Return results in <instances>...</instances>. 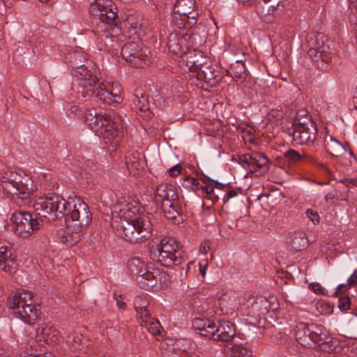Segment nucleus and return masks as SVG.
<instances>
[{"mask_svg":"<svg viewBox=\"0 0 357 357\" xmlns=\"http://www.w3.org/2000/svg\"><path fill=\"white\" fill-rule=\"evenodd\" d=\"M112 226L117 235L133 243L149 238L153 232L151 216L139 214L133 202H117L112 209Z\"/></svg>","mask_w":357,"mask_h":357,"instance_id":"f257e3e1","label":"nucleus"},{"mask_svg":"<svg viewBox=\"0 0 357 357\" xmlns=\"http://www.w3.org/2000/svg\"><path fill=\"white\" fill-rule=\"evenodd\" d=\"M68 65L74 70L77 85L81 88L77 93L83 98L96 96L108 105L118 104L122 100L119 93L107 89L103 82H100L94 74L95 69H89L91 62L86 60V54L80 50L70 52L66 57Z\"/></svg>","mask_w":357,"mask_h":357,"instance_id":"f03ea898","label":"nucleus"},{"mask_svg":"<svg viewBox=\"0 0 357 357\" xmlns=\"http://www.w3.org/2000/svg\"><path fill=\"white\" fill-rule=\"evenodd\" d=\"M84 119L96 135L103 138L106 144L114 149L120 146L124 131L119 117H112L105 112H98L96 109L91 108L86 110Z\"/></svg>","mask_w":357,"mask_h":357,"instance_id":"7ed1b4c3","label":"nucleus"},{"mask_svg":"<svg viewBox=\"0 0 357 357\" xmlns=\"http://www.w3.org/2000/svg\"><path fill=\"white\" fill-rule=\"evenodd\" d=\"M0 179L3 192L10 197L14 203L20 206L31 204L34 185L28 176L8 171L4 172Z\"/></svg>","mask_w":357,"mask_h":357,"instance_id":"20e7f679","label":"nucleus"},{"mask_svg":"<svg viewBox=\"0 0 357 357\" xmlns=\"http://www.w3.org/2000/svg\"><path fill=\"white\" fill-rule=\"evenodd\" d=\"M307 43V55L317 67L323 71L328 70L337 59L334 42L324 33H317L309 35Z\"/></svg>","mask_w":357,"mask_h":357,"instance_id":"39448f33","label":"nucleus"},{"mask_svg":"<svg viewBox=\"0 0 357 357\" xmlns=\"http://www.w3.org/2000/svg\"><path fill=\"white\" fill-rule=\"evenodd\" d=\"M8 305L15 317L25 324H33L38 317L34 294L29 291H17L8 298Z\"/></svg>","mask_w":357,"mask_h":357,"instance_id":"423d86ee","label":"nucleus"},{"mask_svg":"<svg viewBox=\"0 0 357 357\" xmlns=\"http://www.w3.org/2000/svg\"><path fill=\"white\" fill-rule=\"evenodd\" d=\"M67 206L70 203L57 194L50 193L45 197H38L33 204L36 215L43 222L54 221L63 218Z\"/></svg>","mask_w":357,"mask_h":357,"instance_id":"0eeeda50","label":"nucleus"},{"mask_svg":"<svg viewBox=\"0 0 357 357\" xmlns=\"http://www.w3.org/2000/svg\"><path fill=\"white\" fill-rule=\"evenodd\" d=\"M90 13L98 20L100 24L98 25L101 28L104 25L107 27L104 29V33L100 36V40H109V35L105 31L109 27L115 24L117 20V7L111 0H96L90 6Z\"/></svg>","mask_w":357,"mask_h":357,"instance_id":"6e6552de","label":"nucleus"},{"mask_svg":"<svg viewBox=\"0 0 357 357\" xmlns=\"http://www.w3.org/2000/svg\"><path fill=\"white\" fill-rule=\"evenodd\" d=\"M326 337V330L316 324L299 323L295 329L296 341L303 347L308 349L317 347L319 342Z\"/></svg>","mask_w":357,"mask_h":357,"instance_id":"1a4fd4ad","label":"nucleus"},{"mask_svg":"<svg viewBox=\"0 0 357 357\" xmlns=\"http://www.w3.org/2000/svg\"><path fill=\"white\" fill-rule=\"evenodd\" d=\"M13 222L15 234L22 238H29L34 231L41 227V220L38 217L33 218L29 212L16 211L10 219Z\"/></svg>","mask_w":357,"mask_h":357,"instance_id":"9d476101","label":"nucleus"},{"mask_svg":"<svg viewBox=\"0 0 357 357\" xmlns=\"http://www.w3.org/2000/svg\"><path fill=\"white\" fill-rule=\"evenodd\" d=\"M149 54L148 49L142 47L139 42L127 43L121 48L123 58L136 68H143L150 63Z\"/></svg>","mask_w":357,"mask_h":357,"instance_id":"9b49d317","label":"nucleus"},{"mask_svg":"<svg viewBox=\"0 0 357 357\" xmlns=\"http://www.w3.org/2000/svg\"><path fill=\"white\" fill-rule=\"evenodd\" d=\"M63 217L65 222L70 223L72 220L75 225L84 229L91 222L92 215L88 205L79 199H77L73 205V209L71 210L70 205L67 206V211H65Z\"/></svg>","mask_w":357,"mask_h":357,"instance_id":"f8f14e48","label":"nucleus"},{"mask_svg":"<svg viewBox=\"0 0 357 357\" xmlns=\"http://www.w3.org/2000/svg\"><path fill=\"white\" fill-rule=\"evenodd\" d=\"M139 285L145 290L155 287L158 284L161 285L166 280L165 273L155 267L154 264L146 265V268L139 278H137Z\"/></svg>","mask_w":357,"mask_h":357,"instance_id":"ddd939ff","label":"nucleus"},{"mask_svg":"<svg viewBox=\"0 0 357 357\" xmlns=\"http://www.w3.org/2000/svg\"><path fill=\"white\" fill-rule=\"evenodd\" d=\"M306 124L307 127H292L288 130L293 141L300 145L313 144L317 137V127H312L311 123Z\"/></svg>","mask_w":357,"mask_h":357,"instance_id":"4468645a","label":"nucleus"},{"mask_svg":"<svg viewBox=\"0 0 357 357\" xmlns=\"http://www.w3.org/2000/svg\"><path fill=\"white\" fill-rule=\"evenodd\" d=\"M17 268L16 255L13 252L11 245L8 242L0 241V269L13 274Z\"/></svg>","mask_w":357,"mask_h":357,"instance_id":"2eb2a0df","label":"nucleus"},{"mask_svg":"<svg viewBox=\"0 0 357 357\" xmlns=\"http://www.w3.org/2000/svg\"><path fill=\"white\" fill-rule=\"evenodd\" d=\"M192 35L188 33L172 31L167 37L166 44L169 52L174 54H181L184 47H189Z\"/></svg>","mask_w":357,"mask_h":357,"instance_id":"dca6fc26","label":"nucleus"},{"mask_svg":"<svg viewBox=\"0 0 357 357\" xmlns=\"http://www.w3.org/2000/svg\"><path fill=\"white\" fill-rule=\"evenodd\" d=\"M212 333V340L229 342L232 340L236 334V326L231 321L219 320L217 323L215 322Z\"/></svg>","mask_w":357,"mask_h":357,"instance_id":"f3484780","label":"nucleus"},{"mask_svg":"<svg viewBox=\"0 0 357 357\" xmlns=\"http://www.w3.org/2000/svg\"><path fill=\"white\" fill-rule=\"evenodd\" d=\"M157 261L165 267L178 266L185 261L183 250L177 251H153Z\"/></svg>","mask_w":357,"mask_h":357,"instance_id":"a211bd4d","label":"nucleus"},{"mask_svg":"<svg viewBox=\"0 0 357 357\" xmlns=\"http://www.w3.org/2000/svg\"><path fill=\"white\" fill-rule=\"evenodd\" d=\"M66 222V229L61 235V241L67 246H73L79 242L83 235V229L75 225L73 222Z\"/></svg>","mask_w":357,"mask_h":357,"instance_id":"6ab92c4d","label":"nucleus"},{"mask_svg":"<svg viewBox=\"0 0 357 357\" xmlns=\"http://www.w3.org/2000/svg\"><path fill=\"white\" fill-rule=\"evenodd\" d=\"M247 305L248 308L247 315L254 318H260L261 315H264L271 310L268 301L263 297L252 298V301H248ZM274 310L272 309V310Z\"/></svg>","mask_w":357,"mask_h":357,"instance_id":"aec40b11","label":"nucleus"},{"mask_svg":"<svg viewBox=\"0 0 357 357\" xmlns=\"http://www.w3.org/2000/svg\"><path fill=\"white\" fill-rule=\"evenodd\" d=\"M183 60H185L186 66L189 70L194 72L207 61V57L200 50L195 49L188 50V52L183 56Z\"/></svg>","mask_w":357,"mask_h":357,"instance_id":"412c9836","label":"nucleus"},{"mask_svg":"<svg viewBox=\"0 0 357 357\" xmlns=\"http://www.w3.org/2000/svg\"><path fill=\"white\" fill-rule=\"evenodd\" d=\"M227 74L231 76L237 84L243 83L248 77L245 63L240 60L236 61L231 64L229 69L227 70Z\"/></svg>","mask_w":357,"mask_h":357,"instance_id":"4be33fe9","label":"nucleus"},{"mask_svg":"<svg viewBox=\"0 0 357 357\" xmlns=\"http://www.w3.org/2000/svg\"><path fill=\"white\" fill-rule=\"evenodd\" d=\"M133 305L137 313V319L147 318L150 315L151 310L149 309V297L146 294L137 296L134 301Z\"/></svg>","mask_w":357,"mask_h":357,"instance_id":"5701e85b","label":"nucleus"},{"mask_svg":"<svg viewBox=\"0 0 357 357\" xmlns=\"http://www.w3.org/2000/svg\"><path fill=\"white\" fill-rule=\"evenodd\" d=\"M192 324L193 328L198 331L200 335L211 340L215 321L208 319L195 318Z\"/></svg>","mask_w":357,"mask_h":357,"instance_id":"b1692460","label":"nucleus"},{"mask_svg":"<svg viewBox=\"0 0 357 357\" xmlns=\"http://www.w3.org/2000/svg\"><path fill=\"white\" fill-rule=\"evenodd\" d=\"M155 195L161 199V204L164 202H174L178 198L176 188L167 183H161L157 186Z\"/></svg>","mask_w":357,"mask_h":357,"instance_id":"393cba45","label":"nucleus"},{"mask_svg":"<svg viewBox=\"0 0 357 357\" xmlns=\"http://www.w3.org/2000/svg\"><path fill=\"white\" fill-rule=\"evenodd\" d=\"M324 340L319 342L317 347L325 353H340L343 350V345L337 338H333L328 335V333L326 331V337Z\"/></svg>","mask_w":357,"mask_h":357,"instance_id":"a878e982","label":"nucleus"},{"mask_svg":"<svg viewBox=\"0 0 357 357\" xmlns=\"http://www.w3.org/2000/svg\"><path fill=\"white\" fill-rule=\"evenodd\" d=\"M142 327L145 328L151 335L162 336L164 330L158 320L151 315H148L147 318H142L137 320Z\"/></svg>","mask_w":357,"mask_h":357,"instance_id":"bb28decb","label":"nucleus"},{"mask_svg":"<svg viewBox=\"0 0 357 357\" xmlns=\"http://www.w3.org/2000/svg\"><path fill=\"white\" fill-rule=\"evenodd\" d=\"M197 22V19L195 15H181L174 10L171 23L178 29H189L195 26Z\"/></svg>","mask_w":357,"mask_h":357,"instance_id":"cd10ccee","label":"nucleus"},{"mask_svg":"<svg viewBox=\"0 0 357 357\" xmlns=\"http://www.w3.org/2000/svg\"><path fill=\"white\" fill-rule=\"evenodd\" d=\"M82 340V335L75 331H71L66 337V344L70 349L75 351L80 350L86 353L89 352V345H86L85 347Z\"/></svg>","mask_w":357,"mask_h":357,"instance_id":"c85d7f7f","label":"nucleus"},{"mask_svg":"<svg viewBox=\"0 0 357 357\" xmlns=\"http://www.w3.org/2000/svg\"><path fill=\"white\" fill-rule=\"evenodd\" d=\"M289 244L295 251L305 250L309 245L306 234L301 231H294L289 237Z\"/></svg>","mask_w":357,"mask_h":357,"instance_id":"c756f323","label":"nucleus"},{"mask_svg":"<svg viewBox=\"0 0 357 357\" xmlns=\"http://www.w3.org/2000/svg\"><path fill=\"white\" fill-rule=\"evenodd\" d=\"M132 102L135 107L141 112H146L151 109L148 95L142 89H135L132 97Z\"/></svg>","mask_w":357,"mask_h":357,"instance_id":"7c9ffc66","label":"nucleus"},{"mask_svg":"<svg viewBox=\"0 0 357 357\" xmlns=\"http://www.w3.org/2000/svg\"><path fill=\"white\" fill-rule=\"evenodd\" d=\"M257 12L261 17L266 15H277L280 13L283 9V6L277 7L276 3L270 1V0H263V3L259 2L257 6Z\"/></svg>","mask_w":357,"mask_h":357,"instance_id":"2f4dec72","label":"nucleus"},{"mask_svg":"<svg viewBox=\"0 0 357 357\" xmlns=\"http://www.w3.org/2000/svg\"><path fill=\"white\" fill-rule=\"evenodd\" d=\"M195 0H177L174 4V10L187 15H195V18L197 19L199 13L195 10Z\"/></svg>","mask_w":357,"mask_h":357,"instance_id":"473e14b6","label":"nucleus"},{"mask_svg":"<svg viewBox=\"0 0 357 357\" xmlns=\"http://www.w3.org/2000/svg\"><path fill=\"white\" fill-rule=\"evenodd\" d=\"M40 335L43 341L51 345L57 344L60 340V333L53 326L45 325L42 327Z\"/></svg>","mask_w":357,"mask_h":357,"instance_id":"72a5a7b5","label":"nucleus"},{"mask_svg":"<svg viewBox=\"0 0 357 357\" xmlns=\"http://www.w3.org/2000/svg\"><path fill=\"white\" fill-rule=\"evenodd\" d=\"M268 169L269 163L268 158L261 153H252L251 172L260 171L261 174H265Z\"/></svg>","mask_w":357,"mask_h":357,"instance_id":"f704fd0d","label":"nucleus"},{"mask_svg":"<svg viewBox=\"0 0 357 357\" xmlns=\"http://www.w3.org/2000/svg\"><path fill=\"white\" fill-rule=\"evenodd\" d=\"M222 78V73L214 66L210 70L202 73V76L199 79L204 81L208 86H215Z\"/></svg>","mask_w":357,"mask_h":357,"instance_id":"c9c22d12","label":"nucleus"},{"mask_svg":"<svg viewBox=\"0 0 357 357\" xmlns=\"http://www.w3.org/2000/svg\"><path fill=\"white\" fill-rule=\"evenodd\" d=\"M284 156L290 162H297L301 160H305L307 162L314 163L316 161L314 157L306 153L305 151H303V153H301L294 149H289L284 152Z\"/></svg>","mask_w":357,"mask_h":357,"instance_id":"e433bc0d","label":"nucleus"},{"mask_svg":"<svg viewBox=\"0 0 357 357\" xmlns=\"http://www.w3.org/2000/svg\"><path fill=\"white\" fill-rule=\"evenodd\" d=\"M183 250L175 239L165 237L160 240L153 251H177Z\"/></svg>","mask_w":357,"mask_h":357,"instance_id":"4c0bfd02","label":"nucleus"},{"mask_svg":"<svg viewBox=\"0 0 357 357\" xmlns=\"http://www.w3.org/2000/svg\"><path fill=\"white\" fill-rule=\"evenodd\" d=\"M146 265L144 261L137 257L130 259L128 262V268L130 272L132 275H137V278L144 271Z\"/></svg>","mask_w":357,"mask_h":357,"instance_id":"58836bf2","label":"nucleus"},{"mask_svg":"<svg viewBox=\"0 0 357 357\" xmlns=\"http://www.w3.org/2000/svg\"><path fill=\"white\" fill-rule=\"evenodd\" d=\"M176 200H174V202H164L161 204V208L165 214V216L172 220H176L177 216L178 215V211L176 208L175 204Z\"/></svg>","mask_w":357,"mask_h":357,"instance_id":"ea45409f","label":"nucleus"},{"mask_svg":"<svg viewBox=\"0 0 357 357\" xmlns=\"http://www.w3.org/2000/svg\"><path fill=\"white\" fill-rule=\"evenodd\" d=\"M139 153L135 151L126 157V163L128 169L130 172L139 170L140 168H142V163L139 159Z\"/></svg>","mask_w":357,"mask_h":357,"instance_id":"a19ab883","label":"nucleus"},{"mask_svg":"<svg viewBox=\"0 0 357 357\" xmlns=\"http://www.w3.org/2000/svg\"><path fill=\"white\" fill-rule=\"evenodd\" d=\"M228 357H252V352L241 344H236L231 348Z\"/></svg>","mask_w":357,"mask_h":357,"instance_id":"79ce46f5","label":"nucleus"},{"mask_svg":"<svg viewBox=\"0 0 357 357\" xmlns=\"http://www.w3.org/2000/svg\"><path fill=\"white\" fill-rule=\"evenodd\" d=\"M325 142L327 151L333 155L338 153L343 149L342 144L331 135L329 136V141L326 139Z\"/></svg>","mask_w":357,"mask_h":357,"instance_id":"37998d69","label":"nucleus"},{"mask_svg":"<svg viewBox=\"0 0 357 357\" xmlns=\"http://www.w3.org/2000/svg\"><path fill=\"white\" fill-rule=\"evenodd\" d=\"M182 185L184 188H188L194 192H197L200 188V184L198 180L191 176H185Z\"/></svg>","mask_w":357,"mask_h":357,"instance_id":"c03bdc74","label":"nucleus"},{"mask_svg":"<svg viewBox=\"0 0 357 357\" xmlns=\"http://www.w3.org/2000/svg\"><path fill=\"white\" fill-rule=\"evenodd\" d=\"M312 125V127H317L315 123L312 120L310 117H303V118H295L293 121L292 127H307V123Z\"/></svg>","mask_w":357,"mask_h":357,"instance_id":"a18cd8bd","label":"nucleus"},{"mask_svg":"<svg viewBox=\"0 0 357 357\" xmlns=\"http://www.w3.org/2000/svg\"><path fill=\"white\" fill-rule=\"evenodd\" d=\"M350 306L351 298L348 296H344L339 298L338 307L341 311H347L350 308Z\"/></svg>","mask_w":357,"mask_h":357,"instance_id":"49530a36","label":"nucleus"},{"mask_svg":"<svg viewBox=\"0 0 357 357\" xmlns=\"http://www.w3.org/2000/svg\"><path fill=\"white\" fill-rule=\"evenodd\" d=\"M213 66L211 64V61L208 58H207V61L204 62V63L200 66L197 70H195L193 73H196V77L199 79L202 76V73L208 71L211 69Z\"/></svg>","mask_w":357,"mask_h":357,"instance_id":"de8ad7c7","label":"nucleus"},{"mask_svg":"<svg viewBox=\"0 0 357 357\" xmlns=\"http://www.w3.org/2000/svg\"><path fill=\"white\" fill-rule=\"evenodd\" d=\"M239 160L241 161V163H242L243 165H246V166L249 168L250 171L251 172L252 153L250 154H244L240 156Z\"/></svg>","mask_w":357,"mask_h":357,"instance_id":"09e8293b","label":"nucleus"},{"mask_svg":"<svg viewBox=\"0 0 357 357\" xmlns=\"http://www.w3.org/2000/svg\"><path fill=\"white\" fill-rule=\"evenodd\" d=\"M133 17H129L127 19V23L129 25V28L133 30L134 33H137L141 29L142 24L137 21L133 22Z\"/></svg>","mask_w":357,"mask_h":357,"instance_id":"8fccbe9b","label":"nucleus"},{"mask_svg":"<svg viewBox=\"0 0 357 357\" xmlns=\"http://www.w3.org/2000/svg\"><path fill=\"white\" fill-rule=\"evenodd\" d=\"M208 181L206 180V183H204V185H200V188L203 192H204L209 199H213L212 195L214 192L213 186L211 184H208L207 182Z\"/></svg>","mask_w":357,"mask_h":357,"instance_id":"3c124183","label":"nucleus"},{"mask_svg":"<svg viewBox=\"0 0 357 357\" xmlns=\"http://www.w3.org/2000/svg\"><path fill=\"white\" fill-rule=\"evenodd\" d=\"M305 213L307 217L312 222L314 225L318 224L319 222V216L317 212L312 209H307Z\"/></svg>","mask_w":357,"mask_h":357,"instance_id":"603ef678","label":"nucleus"},{"mask_svg":"<svg viewBox=\"0 0 357 357\" xmlns=\"http://www.w3.org/2000/svg\"><path fill=\"white\" fill-rule=\"evenodd\" d=\"M182 170V166L180 164H177L174 167H172L168 169L169 175L172 177H176L178 176Z\"/></svg>","mask_w":357,"mask_h":357,"instance_id":"864d4df0","label":"nucleus"},{"mask_svg":"<svg viewBox=\"0 0 357 357\" xmlns=\"http://www.w3.org/2000/svg\"><path fill=\"white\" fill-rule=\"evenodd\" d=\"M309 288L316 294H324V291L321 285L317 282H312L309 284Z\"/></svg>","mask_w":357,"mask_h":357,"instance_id":"5fc2aeb1","label":"nucleus"},{"mask_svg":"<svg viewBox=\"0 0 357 357\" xmlns=\"http://www.w3.org/2000/svg\"><path fill=\"white\" fill-rule=\"evenodd\" d=\"M357 284V270H355L351 275L347 279V284L353 287Z\"/></svg>","mask_w":357,"mask_h":357,"instance_id":"6e6d98bb","label":"nucleus"},{"mask_svg":"<svg viewBox=\"0 0 357 357\" xmlns=\"http://www.w3.org/2000/svg\"><path fill=\"white\" fill-rule=\"evenodd\" d=\"M206 180H208L210 182L214 183L215 184L216 187L220 189H222L223 188V185L221 183L218 182V181L213 180L211 178H209L208 176L204 175L201 178V181H202L203 183H206Z\"/></svg>","mask_w":357,"mask_h":357,"instance_id":"4d7b16f0","label":"nucleus"},{"mask_svg":"<svg viewBox=\"0 0 357 357\" xmlns=\"http://www.w3.org/2000/svg\"><path fill=\"white\" fill-rule=\"evenodd\" d=\"M340 182L342 183H346L347 185V183H350L353 185H356L357 184V177L356 178H346L344 180H340Z\"/></svg>","mask_w":357,"mask_h":357,"instance_id":"13d9d810","label":"nucleus"},{"mask_svg":"<svg viewBox=\"0 0 357 357\" xmlns=\"http://www.w3.org/2000/svg\"><path fill=\"white\" fill-rule=\"evenodd\" d=\"M298 117L303 118V117H310V116L307 115V112L306 110L301 109V110L298 111L295 118H298Z\"/></svg>","mask_w":357,"mask_h":357,"instance_id":"bf43d9fd","label":"nucleus"},{"mask_svg":"<svg viewBox=\"0 0 357 357\" xmlns=\"http://www.w3.org/2000/svg\"><path fill=\"white\" fill-rule=\"evenodd\" d=\"M116 305L121 310H125L126 307V303L121 300L116 299Z\"/></svg>","mask_w":357,"mask_h":357,"instance_id":"052dcab7","label":"nucleus"},{"mask_svg":"<svg viewBox=\"0 0 357 357\" xmlns=\"http://www.w3.org/2000/svg\"><path fill=\"white\" fill-rule=\"evenodd\" d=\"M319 165L322 167V169L329 175L331 176V171L328 169V167L325 165L323 163H320L319 164Z\"/></svg>","mask_w":357,"mask_h":357,"instance_id":"680f3d73","label":"nucleus"},{"mask_svg":"<svg viewBox=\"0 0 357 357\" xmlns=\"http://www.w3.org/2000/svg\"><path fill=\"white\" fill-rule=\"evenodd\" d=\"M236 195H237L236 192L235 190H231L229 191L228 193H227V195H228V198L227 199L234 197Z\"/></svg>","mask_w":357,"mask_h":357,"instance_id":"e2e57ef3","label":"nucleus"},{"mask_svg":"<svg viewBox=\"0 0 357 357\" xmlns=\"http://www.w3.org/2000/svg\"><path fill=\"white\" fill-rule=\"evenodd\" d=\"M165 357H178L177 354L174 352H168L166 354Z\"/></svg>","mask_w":357,"mask_h":357,"instance_id":"0e129e2a","label":"nucleus"},{"mask_svg":"<svg viewBox=\"0 0 357 357\" xmlns=\"http://www.w3.org/2000/svg\"><path fill=\"white\" fill-rule=\"evenodd\" d=\"M354 102L357 105V86L355 89V93L354 96Z\"/></svg>","mask_w":357,"mask_h":357,"instance_id":"69168bd1","label":"nucleus"},{"mask_svg":"<svg viewBox=\"0 0 357 357\" xmlns=\"http://www.w3.org/2000/svg\"><path fill=\"white\" fill-rule=\"evenodd\" d=\"M236 226H237V224H236V221H234V222H231V224H229L228 225V227H230L231 229H234Z\"/></svg>","mask_w":357,"mask_h":357,"instance_id":"338daca9","label":"nucleus"},{"mask_svg":"<svg viewBox=\"0 0 357 357\" xmlns=\"http://www.w3.org/2000/svg\"><path fill=\"white\" fill-rule=\"evenodd\" d=\"M325 198H326V200H328L330 199H333V195L331 194V193H328V194L326 195Z\"/></svg>","mask_w":357,"mask_h":357,"instance_id":"774afa93","label":"nucleus"}]
</instances>
